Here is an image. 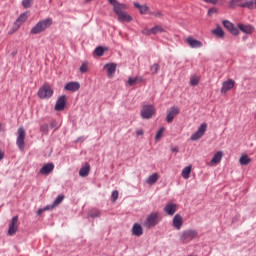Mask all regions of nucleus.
<instances>
[{
	"label": "nucleus",
	"instance_id": "obj_1",
	"mask_svg": "<svg viewBox=\"0 0 256 256\" xmlns=\"http://www.w3.org/2000/svg\"><path fill=\"white\" fill-rule=\"evenodd\" d=\"M53 25V18H46L38 21L34 27L31 28V35H39V33H43V31H47L49 27Z\"/></svg>",
	"mask_w": 256,
	"mask_h": 256
},
{
	"label": "nucleus",
	"instance_id": "obj_2",
	"mask_svg": "<svg viewBox=\"0 0 256 256\" xmlns=\"http://www.w3.org/2000/svg\"><path fill=\"white\" fill-rule=\"evenodd\" d=\"M161 223V215L159 212H151L144 221V227L146 229H153V227H157Z\"/></svg>",
	"mask_w": 256,
	"mask_h": 256
},
{
	"label": "nucleus",
	"instance_id": "obj_3",
	"mask_svg": "<svg viewBox=\"0 0 256 256\" xmlns=\"http://www.w3.org/2000/svg\"><path fill=\"white\" fill-rule=\"evenodd\" d=\"M198 236L199 232H197V230H184L180 235V242L183 243V245H187V243H191L193 239H197Z\"/></svg>",
	"mask_w": 256,
	"mask_h": 256
},
{
	"label": "nucleus",
	"instance_id": "obj_4",
	"mask_svg": "<svg viewBox=\"0 0 256 256\" xmlns=\"http://www.w3.org/2000/svg\"><path fill=\"white\" fill-rule=\"evenodd\" d=\"M39 99H51L53 97V88L49 83H44L41 88H39L37 93Z\"/></svg>",
	"mask_w": 256,
	"mask_h": 256
},
{
	"label": "nucleus",
	"instance_id": "obj_5",
	"mask_svg": "<svg viewBox=\"0 0 256 256\" xmlns=\"http://www.w3.org/2000/svg\"><path fill=\"white\" fill-rule=\"evenodd\" d=\"M155 113H157L155 106L151 104H146L142 107L140 115L142 119H153V115H155Z\"/></svg>",
	"mask_w": 256,
	"mask_h": 256
},
{
	"label": "nucleus",
	"instance_id": "obj_6",
	"mask_svg": "<svg viewBox=\"0 0 256 256\" xmlns=\"http://www.w3.org/2000/svg\"><path fill=\"white\" fill-rule=\"evenodd\" d=\"M25 128H18V136L16 139V145L20 151H25Z\"/></svg>",
	"mask_w": 256,
	"mask_h": 256
},
{
	"label": "nucleus",
	"instance_id": "obj_7",
	"mask_svg": "<svg viewBox=\"0 0 256 256\" xmlns=\"http://www.w3.org/2000/svg\"><path fill=\"white\" fill-rule=\"evenodd\" d=\"M115 14L117 15L120 23H131V21H133V17L125 12V9H118Z\"/></svg>",
	"mask_w": 256,
	"mask_h": 256
},
{
	"label": "nucleus",
	"instance_id": "obj_8",
	"mask_svg": "<svg viewBox=\"0 0 256 256\" xmlns=\"http://www.w3.org/2000/svg\"><path fill=\"white\" fill-rule=\"evenodd\" d=\"M205 131H207V123H202L198 130L191 135L190 139L191 141H199L203 135H205Z\"/></svg>",
	"mask_w": 256,
	"mask_h": 256
},
{
	"label": "nucleus",
	"instance_id": "obj_9",
	"mask_svg": "<svg viewBox=\"0 0 256 256\" xmlns=\"http://www.w3.org/2000/svg\"><path fill=\"white\" fill-rule=\"evenodd\" d=\"M19 216H13L8 228V235L13 236L17 231H19Z\"/></svg>",
	"mask_w": 256,
	"mask_h": 256
},
{
	"label": "nucleus",
	"instance_id": "obj_10",
	"mask_svg": "<svg viewBox=\"0 0 256 256\" xmlns=\"http://www.w3.org/2000/svg\"><path fill=\"white\" fill-rule=\"evenodd\" d=\"M103 69L107 71V77H109V79H113V77L115 76V72L117 71V64L107 63L104 65Z\"/></svg>",
	"mask_w": 256,
	"mask_h": 256
},
{
	"label": "nucleus",
	"instance_id": "obj_11",
	"mask_svg": "<svg viewBox=\"0 0 256 256\" xmlns=\"http://www.w3.org/2000/svg\"><path fill=\"white\" fill-rule=\"evenodd\" d=\"M222 24L223 27H225V29H227L231 33V35H239V29L235 27V24L231 23V21L224 20Z\"/></svg>",
	"mask_w": 256,
	"mask_h": 256
},
{
	"label": "nucleus",
	"instance_id": "obj_12",
	"mask_svg": "<svg viewBox=\"0 0 256 256\" xmlns=\"http://www.w3.org/2000/svg\"><path fill=\"white\" fill-rule=\"evenodd\" d=\"M55 169V164L53 162H49L43 165V167L39 170L40 175H51Z\"/></svg>",
	"mask_w": 256,
	"mask_h": 256
},
{
	"label": "nucleus",
	"instance_id": "obj_13",
	"mask_svg": "<svg viewBox=\"0 0 256 256\" xmlns=\"http://www.w3.org/2000/svg\"><path fill=\"white\" fill-rule=\"evenodd\" d=\"M65 105H67V96L62 95L56 101L55 111H64Z\"/></svg>",
	"mask_w": 256,
	"mask_h": 256
},
{
	"label": "nucleus",
	"instance_id": "obj_14",
	"mask_svg": "<svg viewBox=\"0 0 256 256\" xmlns=\"http://www.w3.org/2000/svg\"><path fill=\"white\" fill-rule=\"evenodd\" d=\"M237 29H239V31H242V33H245L246 35H251V33L255 31V27H253V25H250V24L245 25L243 23H238Z\"/></svg>",
	"mask_w": 256,
	"mask_h": 256
},
{
	"label": "nucleus",
	"instance_id": "obj_15",
	"mask_svg": "<svg viewBox=\"0 0 256 256\" xmlns=\"http://www.w3.org/2000/svg\"><path fill=\"white\" fill-rule=\"evenodd\" d=\"M235 87V80L228 79L222 83L221 93L225 94L227 91H231Z\"/></svg>",
	"mask_w": 256,
	"mask_h": 256
},
{
	"label": "nucleus",
	"instance_id": "obj_16",
	"mask_svg": "<svg viewBox=\"0 0 256 256\" xmlns=\"http://www.w3.org/2000/svg\"><path fill=\"white\" fill-rule=\"evenodd\" d=\"M186 43L189 44L191 49H201V47H203V42H201L193 37H188L186 39Z\"/></svg>",
	"mask_w": 256,
	"mask_h": 256
},
{
	"label": "nucleus",
	"instance_id": "obj_17",
	"mask_svg": "<svg viewBox=\"0 0 256 256\" xmlns=\"http://www.w3.org/2000/svg\"><path fill=\"white\" fill-rule=\"evenodd\" d=\"M178 113H179V108L172 106L166 116L167 123H173V120L175 119V117H177Z\"/></svg>",
	"mask_w": 256,
	"mask_h": 256
},
{
	"label": "nucleus",
	"instance_id": "obj_18",
	"mask_svg": "<svg viewBox=\"0 0 256 256\" xmlns=\"http://www.w3.org/2000/svg\"><path fill=\"white\" fill-rule=\"evenodd\" d=\"M172 225L177 231L183 227V217L180 214H176L172 220Z\"/></svg>",
	"mask_w": 256,
	"mask_h": 256
},
{
	"label": "nucleus",
	"instance_id": "obj_19",
	"mask_svg": "<svg viewBox=\"0 0 256 256\" xmlns=\"http://www.w3.org/2000/svg\"><path fill=\"white\" fill-rule=\"evenodd\" d=\"M133 5L136 9H138L140 15H147V13L149 15V13L151 12V10H150L149 6H147V4L141 5L139 2H134Z\"/></svg>",
	"mask_w": 256,
	"mask_h": 256
},
{
	"label": "nucleus",
	"instance_id": "obj_20",
	"mask_svg": "<svg viewBox=\"0 0 256 256\" xmlns=\"http://www.w3.org/2000/svg\"><path fill=\"white\" fill-rule=\"evenodd\" d=\"M65 91H71L72 93H75V91H79L81 89V84L79 82H68L64 86Z\"/></svg>",
	"mask_w": 256,
	"mask_h": 256
},
{
	"label": "nucleus",
	"instance_id": "obj_21",
	"mask_svg": "<svg viewBox=\"0 0 256 256\" xmlns=\"http://www.w3.org/2000/svg\"><path fill=\"white\" fill-rule=\"evenodd\" d=\"M164 213L168 214L170 217H172V215H175V213H177V204L168 203L164 207Z\"/></svg>",
	"mask_w": 256,
	"mask_h": 256
},
{
	"label": "nucleus",
	"instance_id": "obj_22",
	"mask_svg": "<svg viewBox=\"0 0 256 256\" xmlns=\"http://www.w3.org/2000/svg\"><path fill=\"white\" fill-rule=\"evenodd\" d=\"M132 235L135 237H141V235H143V226H141L139 223H135L132 226Z\"/></svg>",
	"mask_w": 256,
	"mask_h": 256
},
{
	"label": "nucleus",
	"instance_id": "obj_23",
	"mask_svg": "<svg viewBox=\"0 0 256 256\" xmlns=\"http://www.w3.org/2000/svg\"><path fill=\"white\" fill-rule=\"evenodd\" d=\"M108 2L112 5L114 13L119 11V9H127V5L121 4L117 0H108Z\"/></svg>",
	"mask_w": 256,
	"mask_h": 256
},
{
	"label": "nucleus",
	"instance_id": "obj_24",
	"mask_svg": "<svg viewBox=\"0 0 256 256\" xmlns=\"http://www.w3.org/2000/svg\"><path fill=\"white\" fill-rule=\"evenodd\" d=\"M144 78L143 76H136L134 78H128V85L130 87H133L134 85H137L138 83H143Z\"/></svg>",
	"mask_w": 256,
	"mask_h": 256
},
{
	"label": "nucleus",
	"instance_id": "obj_25",
	"mask_svg": "<svg viewBox=\"0 0 256 256\" xmlns=\"http://www.w3.org/2000/svg\"><path fill=\"white\" fill-rule=\"evenodd\" d=\"M221 159H223V152L218 151L217 154H214L210 163L211 165H217L218 163H221Z\"/></svg>",
	"mask_w": 256,
	"mask_h": 256
},
{
	"label": "nucleus",
	"instance_id": "obj_26",
	"mask_svg": "<svg viewBox=\"0 0 256 256\" xmlns=\"http://www.w3.org/2000/svg\"><path fill=\"white\" fill-rule=\"evenodd\" d=\"M90 171H91V166L89 165V163H86L85 166H83L79 170V175L80 177H87Z\"/></svg>",
	"mask_w": 256,
	"mask_h": 256
},
{
	"label": "nucleus",
	"instance_id": "obj_27",
	"mask_svg": "<svg viewBox=\"0 0 256 256\" xmlns=\"http://www.w3.org/2000/svg\"><path fill=\"white\" fill-rule=\"evenodd\" d=\"M157 181H159V174L153 173L152 175H150L147 178L146 183H147V185H155V183H157Z\"/></svg>",
	"mask_w": 256,
	"mask_h": 256
},
{
	"label": "nucleus",
	"instance_id": "obj_28",
	"mask_svg": "<svg viewBox=\"0 0 256 256\" xmlns=\"http://www.w3.org/2000/svg\"><path fill=\"white\" fill-rule=\"evenodd\" d=\"M27 19H28L27 13H22L15 21L16 27L18 28L21 27V25H23V23H25Z\"/></svg>",
	"mask_w": 256,
	"mask_h": 256
},
{
	"label": "nucleus",
	"instance_id": "obj_29",
	"mask_svg": "<svg viewBox=\"0 0 256 256\" xmlns=\"http://www.w3.org/2000/svg\"><path fill=\"white\" fill-rule=\"evenodd\" d=\"M213 35H216V37H219V39H223L225 37V31H223V28L220 26H217L214 30H212Z\"/></svg>",
	"mask_w": 256,
	"mask_h": 256
},
{
	"label": "nucleus",
	"instance_id": "obj_30",
	"mask_svg": "<svg viewBox=\"0 0 256 256\" xmlns=\"http://www.w3.org/2000/svg\"><path fill=\"white\" fill-rule=\"evenodd\" d=\"M191 169H193V166H191V165L183 168L182 173H181L183 179H189V177H191Z\"/></svg>",
	"mask_w": 256,
	"mask_h": 256
},
{
	"label": "nucleus",
	"instance_id": "obj_31",
	"mask_svg": "<svg viewBox=\"0 0 256 256\" xmlns=\"http://www.w3.org/2000/svg\"><path fill=\"white\" fill-rule=\"evenodd\" d=\"M152 35H157V33H165V29L163 26L155 25L151 28Z\"/></svg>",
	"mask_w": 256,
	"mask_h": 256
},
{
	"label": "nucleus",
	"instance_id": "obj_32",
	"mask_svg": "<svg viewBox=\"0 0 256 256\" xmlns=\"http://www.w3.org/2000/svg\"><path fill=\"white\" fill-rule=\"evenodd\" d=\"M240 165H249L251 163V158L247 154H244L239 159Z\"/></svg>",
	"mask_w": 256,
	"mask_h": 256
},
{
	"label": "nucleus",
	"instance_id": "obj_33",
	"mask_svg": "<svg viewBox=\"0 0 256 256\" xmlns=\"http://www.w3.org/2000/svg\"><path fill=\"white\" fill-rule=\"evenodd\" d=\"M246 9H256V0H246V3L243 4Z\"/></svg>",
	"mask_w": 256,
	"mask_h": 256
},
{
	"label": "nucleus",
	"instance_id": "obj_34",
	"mask_svg": "<svg viewBox=\"0 0 256 256\" xmlns=\"http://www.w3.org/2000/svg\"><path fill=\"white\" fill-rule=\"evenodd\" d=\"M88 215L91 217V219H97L98 217H101V210L93 209L89 212Z\"/></svg>",
	"mask_w": 256,
	"mask_h": 256
},
{
	"label": "nucleus",
	"instance_id": "obj_35",
	"mask_svg": "<svg viewBox=\"0 0 256 256\" xmlns=\"http://www.w3.org/2000/svg\"><path fill=\"white\" fill-rule=\"evenodd\" d=\"M64 199H65V195H63V194L58 195L53 202L52 208L57 207V205H61V203H63Z\"/></svg>",
	"mask_w": 256,
	"mask_h": 256
},
{
	"label": "nucleus",
	"instance_id": "obj_36",
	"mask_svg": "<svg viewBox=\"0 0 256 256\" xmlns=\"http://www.w3.org/2000/svg\"><path fill=\"white\" fill-rule=\"evenodd\" d=\"M94 53L98 57H103V54L105 53V48H103L102 46H98V47L95 48Z\"/></svg>",
	"mask_w": 256,
	"mask_h": 256
},
{
	"label": "nucleus",
	"instance_id": "obj_37",
	"mask_svg": "<svg viewBox=\"0 0 256 256\" xmlns=\"http://www.w3.org/2000/svg\"><path fill=\"white\" fill-rule=\"evenodd\" d=\"M165 133V127H161L158 131H157V133H156V135H155V140L156 141H159V139H161L162 137H163V134Z\"/></svg>",
	"mask_w": 256,
	"mask_h": 256
},
{
	"label": "nucleus",
	"instance_id": "obj_38",
	"mask_svg": "<svg viewBox=\"0 0 256 256\" xmlns=\"http://www.w3.org/2000/svg\"><path fill=\"white\" fill-rule=\"evenodd\" d=\"M190 85L192 87H197V85H199V78L196 76H191L190 78Z\"/></svg>",
	"mask_w": 256,
	"mask_h": 256
},
{
	"label": "nucleus",
	"instance_id": "obj_39",
	"mask_svg": "<svg viewBox=\"0 0 256 256\" xmlns=\"http://www.w3.org/2000/svg\"><path fill=\"white\" fill-rule=\"evenodd\" d=\"M89 71V63L84 62L80 66V73H87Z\"/></svg>",
	"mask_w": 256,
	"mask_h": 256
},
{
	"label": "nucleus",
	"instance_id": "obj_40",
	"mask_svg": "<svg viewBox=\"0 0 256 256\" xmlns=\"http://www.w3.org/2000/svg\"><path fill=\"white\" fill-rule=\"evenodd\" d=\"M150 71H151L152 75H157V73H159V64L154 63L151 66Z\"/></svg>",
	"mask_w": 256,
	"mask_h": 256
},
{
	"label": "nucleus",
	"instance_id": "obj_41",
	"mask_svg": "<svg viewBox=\"0 0 256 256\" xmlns=\"http://www.w3.org/2000/svg\"><path fill=\"white\" fill-rule=\"evenodd\" d=\"M40 132L47 135V133H49V124H42L40 126Z\"/></svg>",
	"mask_w": 256,
	"mask_h": 256
},
{
	"label": "nucleus",
	"instance_id": "obj_42",
	"mask_svg": "<svg viewBox=\"0 0 256 256\" xmlns=\"http://www.w3.org/2000/svg\"><path fill=\"white\" fill-rule=\"evenodd\" d=\"M33 4V0H22V6L24 9H29Z\"/></svg>",
	"mask_w": 256,
	"mask_h": 256
},
{
	"label": "nucleus",
	"instance_id": "obj_43",
	"mask_svg": "<svg viewBox=\"0 0 256 256\" xmlns=\"http://www.w3.org/2000/svg\"><path fill=\"white\" fill-rule=\"evenodd\" d=\"M117 199H119V191L114 190L111 194V201L113 203H115V201H117Z\"/></svg>",
	"mask_w": 256,
	"mask_h": 256
},
{
	"label": "nucleus",
	"instance_id": "obj_44",
	"mask_svg": "<svg viewBox=\"0 0 256 256\" xmlns=\"http://www.w3.org/2000/svg\"><path fill=\"white\" fill-rule=\"evenodd\" d=\"M229 9H235V7H239V4L237 3V0H231L228 2Z\"/></svg>",
	"mask_w": 256,
	"mask_h": 256
},
{
	"label": "nucleus",
	"instance_id": "obj_45",
	"mask_svg": "<svg viewBox=\"0 0 256 256\" xmlns=\"http://www.w3.org/2000/svg\"><path fill=\"white\" fill-rule=\"evenodd\" d=\"M149 15H153V17H157L158 19H161L163 17V12L161 11H156V12H149Z\"/></svg>",
	"mask_w": 256,
	"mask_h": 256
},
{
	"label": "nucleus",
	"instance_id": "obj_46",
	"mask_svg": "<svg viewBox=\"0 0 256 256\" xmlns=\"http://www.w3.org/2000/svg\"><path fill=\"white\" fill-rule=\"evenodd\" d=\"M142 34H143V35H153V32H152L151 29H149V28H144V29L142 30Z\"/></svg>",
	"mask_w": 256,
	"mask_h": 256
},
{
	"label": "nucleus",
	"instance_id": "obj_47",
	"mask_svg": "<svg viewBox=\"0 0 256 256\" xmlns=\"http://www.w3.org/2000/svg\"><path fill=\"white\" fill-rule=\"evenodd\" d=\"M43 211H49V206H46L44 208L38 209L37 215L41 216L43 215Z\"/></svg>",
	"mask_w": 256,
	"mask_h": 256
},
{
	"label": "nucleus",
	"instance_id": "obj_48",
	"mask_svg": "<svg viewBox=\"0 0 256 256\" xmlns=\"http://www.w3.org/2000/svg\"><path fill=\"white\" fill-rule=\"evenodd\" d=\"M236 2L238 3V7H243L245 8V3H247V0H236Z\"/></svg>",
	"mask_w": 256,
	"mask_h": 256
},
{
	"label": "nucleus",
	"instance_id": "obj_49",
	"mask_svg": "<svg viewBox=\"0 0 256 256\" xmlns=\"http://www.w3.org/2000/svg\"><path fill=\"white\" fill-rule=\"evenodd\" d=\"M214 13H217V8H210L209 10H208V15L209 16H211V15H213Z\"/></svg>",
	"mask_w": 256,
	"mask_h": 256
},
{
	"label": "nucleus",
	"instance_id": "obj_50",
	"mask_svg": "<svg viewBox=\"0 0 256 256\" xmlns=\"http://www.w3.org/2000/svg\"><path fill=\"white\" fill-rule=\"evenodd\" d=\"M136 135L137 137H139L140 135H145V131L143 129H139L136 131Z\"/></svg>",
	"mask_w": 256,
	"mask_h": 256
},
{
	"label": "nucleus",
	"instance_id": "obj_51",
	"mask_svg": "<svg viewBox=\"0 0 256 256\" xmlns=\"http://www.w3.org/2000/svg\"><path fill=\"white\" fill-rule=\"evenodd\" d=\"M83 141H85V138L82 136V137H78L77 140H76V143H83Z\"/></svg>",
	"mask_w": 256,
	"mask_h": 256
},
{
	"label": "nucleus",
	"instance_id": "obj_52",
	"mask_svg": "<svg viewBox=\"0 0 256 256\" xmlns=\"http://www.w3.org/2000/svg\"><path fill=\"white\" fill-rule=\"evenodd\" d=\"M171 151H172V153H179V148L178 147H172Z\"/></svg>",
	"mask_w": 256,
	"mask_h": 256
},
{
	"label": "nucleus",
	"instance_id": "obj_53",
	"mask_svg": "<svg viewBox=\"0 0 256 256\" xmlns=\"http://www.w3.org/2000/svg\"><path fill=\"white\" fill-rule=\"evenodd\" d=\"M5 157V152L0 151V161H2V159H4Z\"/></svg>",
	"mask_w": 256,
	"mask_h": 256
},
{
	"label": "nucleus",
	"instance_id": "obj_54",
	"mask_svg": "<svg viewBox=\"0 0 256 256\" xmlns=\"http://www.w3.org/2000/svg\"><path fill=\"white\" fill-rule=\"evenodd\" d=\"M15 55H17V51L12 52V57H15Z\"/></svg>",
	"mask_w": 256,
	"mask_h": 256
},
{
	"label": "nucleus",
	"instance_id": "obj_55",
	"mask_svg": "<svg viewBox=\"0 0 256 256\" xmlns=\"http://www.w3.org/2000/svg\"><path fill=\"white\" fill-rule=\"evenodd\" d=\"M51 127H55V125L51 124Z\"/></svg>",
	"mask_w": 256,
	"mask_h": 256
},
{
	"label": "nucleus",
	"instance_id": "obj_56",
	"mask_svg": "<svg viewBox=\"0 0 256 256\" xmlns=\"http://www.w3.org/2000/svg\"><path fill=\"white\" fill-rule=\"evenodd\" d=\"M86 1H92V0H86Z\"/></svg>",
	"mask_w": 256,
	"mask_h": 256
}]
</instances>
